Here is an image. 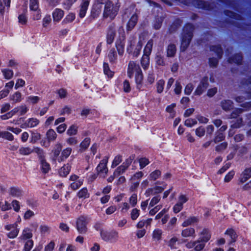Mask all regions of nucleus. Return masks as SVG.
<instances>
[{
  "label": "nucleus",
  "instance_id": "nucleus-1",
  "mask_svg": "<svg viewBox=\"0 0 251 251\" xmlns=\"http://www.w3.org/2000/svg\"><path fill=\"white\" fill-rule=\"evenodd\" d=\"M194 29V26L191 24H187L184 26L181 37V51H185L189 47L193 36Z\"/></svg>",
  "mask_w": 251,
  "mask_h": 251
},
{
  "label": "nucleus",
  "instance_id": "nucleus-2",
  "mask_svg": "<svg viewBox=\"0 0 251 251\" xmlns=\"http://www.w3.org/2000/svg\"><path fill=\"white\" fill-rule=\"evenodd\" d=\"M119 10V6L115 5L112 1L107 0L104 3V6L102 12V18L103 19H109L113 20Z\"/></svg>",
  "mask_w": 251,
  "mask_h": 251
},
{
  "label": "nucleus",
  "instance_id": "nucleus-3",
  "mask_svg": "<svg viewBox=\"0 0 251 251\" xmlns=\"http://www.w3.org/2000/svg\"><path fill=\"white\" fill-rule=\"evenodd\" d=\"M100 235L103 241L111 243H116L119 239V233L115 230H101Z\"/></svg>",
  "mask_w": 251,
  "mask_h": 251
},
{
  "label": "nucleus",
  "instance_id": "nucleus-4",
  "mask_svg": "<svg viewBox=\"0 0 251 251\" xmlns=\"http://www.w3.org/2000/svg\"><path fill=\"white\" fill-rule=\"evenodd\" d=\"M119 32L120 33L122 32L124 33V29L123 26H120L118 29ZM125 36L124 34L120 37L115 42V47L119 55L122 56L125 51Z\"/></svg>",
  "mask_w": 251,
  "mask_h": 251
},
{
  "label": "nucleus",
  "instance_id": "nucleus-5",
  "mask_svg": "<svg viewBox=\"0 0 251 251\" xmlns=\"http://www.w3.org/2000/svg\"><path fill=\"white\" fill-rule=\"evenodd\" d=\"M88 223V217L80 216L76 221V229L80 234H85L87 231V225Z\"/></svg>",
  "mask_w": 251,
  "mask_h": 251
},
{
  "label": "nucleus",
  "instance_id": "nucleus-6",
  "mask_svg": "<svg viewBox=\"0 0 251 251\" xmlns=\"http://www.w3.org/2000/svg\"><path fill=\"white\" fill-rule=\"evenodd\" d=\"M116 34V25L114 23H112L110 24L107 29L106 31V43L108 45H111L113 42L115 36Z\"/></svg>",
  "mask_w": 251,
  "mask_h": 251
},
{
  "label": "nucleus",
  "instance_id": "nucleus-7",
  "mask_svg": "<svg viewBox=\"0 0 251 251\" xmlns=\"http://www.w3.org/2000/svg\"><path fill=\"white\" fill-rule=\"evenodd\" d=\"M141 69L138 64H137L134 61H129L128 65L127 74L129 78H132L134 73L138 74L142 73Z\"/></svg>",
  "mask_w": 251,
  "mask_h": 251
},
{
  "label": "nucleus",
  "instance_id": "nucleus-8",
  "mask_svg": "<svg viewBox=\"0 0 251 251\" xmlns=\"http://www.w3.org/2000/svg\"><path fill=\"white\" fill-rule=\"evenodd\" d=\"M4 229L7 231L11 230L7 234V236L11 239L16 238L19 232V229L18 228V225L16 223L7 225L4 226Z\"/></svg>",
  "mask_w": 251,
  "mask_h": 251
},
{
  "label": "nucleus",
  "instance_id": "nucleus-9",
  "mask_svg": "<svg viewBox=\"0 0 251 251\" xmlns=\"http://www.w3.org/2000/svg\"><path fill=\"white\" fill-rule=\"evenodd\" d=\"M208 86V78L207 77L203 78L201 81L200 84L196 89L194 94L195 95H201L207 89Z\"/></svg>",
  "mask_w": 251,
  "mask_h": 251
},
{
  "label": "nucleus",
  "instance_id": "nucleus-10",
  "mask_svg": "<svg viewBox=\"0 0 251 251\" xmlns=\"http://www.w3.org/2000/svg\"><path fill=\"white\" fill-rule=\"evenodd\" d=\"M167 184L163 183L162 186H155L153 188H150L146 190L145 195L148 197L150 195H154L162 192L166 187Z\"/></svg>",
  "mask_w": 251,
  "mask_h": 251
},
{
  "label": "nucleus",
  "instance_id": "nucleus-11",
  "mask_svg": "<svg viewBox=\"0 0 251 251\" xmlns=\"http://www.w3.org/2000/svg\"><path fill=\"white\" fill-rule=\"evenodd\" d=\"M102 6L93 4L91 9L90 18L94 20L99 17L102 11Z\"/></svg>",
  "mask_w": 251,
  "mask_h": 251
},
{
  "label": "nucleus",
  "instance_id": "nucleus-12",
  "mask_svg": "<svg viewBox=\"0 0 251 251\" xmlns=\"http://www.w3.org/2000/svg\"><path fill=\"white\" fill-rule=\"evenodd\" d=\"M90 0H82L80 5V9L78 14L79 17L80 18H83L85 17L90 4Z\"/></svg>",
  "mask_w": 251,
  "mask_h": 251
},
{
  "label": "nucleus",
  "instance_id": "nucleus-13",
  "mask_svg": "<svg viewBox=\"0 0 251 251\" xmlns=\"http://www.w3.org/2000/svg\"><path fill=\"white\" fill-rule=\"evenodd\" d=\"M143 73H140L138 74H135V80L136 83V88L139 91H143Z\"/></svg>",
  "mask_w": 251,
  "mask_h": 251
},
{
  "label": "nucleus",
  "instance_id": "nucleus-14",
  "mask_svg": "<svg viewBox=\"0 0 251 251\" xmlns=\"http://www.w3.org/2000/svg\"><path fill=\"white\" fill-rule=\"evenodd\" d=\"M108 158L106 157L100 161L99 164L96 168V170L98 174L102 173L106 174L107 173L108 169L106 166Z\"/></svg>",
  "mask_w": 251,
  "mask_h": 251
},
{
  "label": "nucleus",
  "instance_id": "nucleus-15",
  "mask_svg": "<svg viewBox=\"0 0 251 251\" xmlns=\"http://www.w3.org/2000/svg\"><path fill=\"white\" fill-rule=\"evenodd\" d=\"M138 21V16L136 14H133L128 21L126 29L127 31L132 30L137 24Z\"/></svg>",
  "mask_w": 251,
  "mask_h": 251
},
{
  "label": "nucleus",
  "instance_id": "nucleus-16",
  "mask_svg": "<svg viewBox=\"0 0 251 251\" xmlns=\"http://www.w3.org/2000/svg\"><path fill=\"white\" fill-rule=\"evenodd\" d=\"M52 15L53 21L58 22L64 16V12L61 9L56 8L53 11Z\"/></svg>",
  "mask_w": 251,
  "mask_h": 251
},
{
  "label": "nucleus",
  "instance_id": "nucleus-17",
  "mask_svg": "<svg viewBox=\"0 0 251 251\" xmlns=\"http://www.w3.org/2000/svg\"><path fill=\"white\" fill-rule=\"evenodd\" d=\"M181 235L184 238H194L196 236L195 230L192 227L186 228L181 231Z\"/></svg>",
  "mask_w": 251,
  "mask_h": 251
},
{
  "label": "nucleus",
  "instance_id": "nucleus-18",
  "mask_svg": "<svg viewBox=\"0 0 251 251\" xmlns=\"http://www.w3.org/2000/svg\"><path fill=\"white\" fill-rule=\"evenodd\" d=\"M9 195L13 197L19 198L23 195L22 190L17 187H11L8 190Z\"/></svg>",
  "mask_w": 251,
  "mask_h": 251
},
{
  "label": "nucleus",
  "instance_id": "nucleus-19",
  "mask_svg": "<svg viewBox=\"0 0 251 251\" xmlns=\"http://www.w3.org/2000/svg\"><path fill=\"white\" fill-rule=\"evenodd\" d=\"M194 6L198 8H201L205 10H210L211 9L209 4H207L203 1L200 0H195L192 2Z\"/></svg>",
  "mask_w": 251,
  "mask_h": 251
},
{
  "label": "nucleus",
  "instance_id": "nucleus-20",
  "mask_svg": "<svg viewBox=\"0 0 251 251\" xmlns=\"http://www.w3.org/2000/svg\"><path fill=\"white\" fill-rule=\"evenodd\" d=\"M251 177V167L246 168L242 172L241 177L240 178V182L244 183L247 181Z\"/></svg>",
  "mask_w": 251,
  "mask_h": 251
},
{
  "label": "nucleus",
  "instance_id": "nucleus-21",
  "mask_svg": "<svg viewBox=\"0 0 251 251\" xmlns=\"http://www.w3.org/2000/svg\"><path fill=\"white\" fill-rule=\"evenodd\" d=\"M176 49L175 44L171 43L168 45L166 48L167 57H174L176 55Z\"/></svg>",
  "mask_w": 251,
  "mask_h": 251
},
{
  "label": "nucleus",
  "instance_id": "nucleus-22",
  "mask_svg": "<svg viewBox=\"0 0 251 251\" xmlns=\"http://www.w3.org/2000/svg\"><path fill=\"white\" fill-rule=\"evenodd\" d=\"M211 238V234L207 229H203L201 232V236L198 240L200 241H203L204 243L207 242Z\"/></svg>",
  "mask_w": 251,
  "mask_h": 251
},
{
  "label": "nucleus",
  "instance_id": "nucleus-23",
  "mask_svg": "<svg viewBox=\"0 0 251 251\" xmlns=\"http://www.w3.org/2000/svg\"><path fill=\"white\" fill-rule=\"evenodd\" d=\"M72 151L71 148H67L62 151L61 155L57 158V161L59 162L64 161L70 155Z\"/></svg>",
  "mask_w": 251,
  "mask_h": 251
},
{
  "label": "nucleus",
  "instance_id": "nucleus-24",
  "mask_svg": "<svg viewBox=\"0 0 251 251\" xmlns=\"http://www.w3.org/2000/svg\"><path fill=\"white\" fill-rule=\"evenodd\" d=\"M221 106L223 110L227 111L233 108V103L230 100H223L221 102Z\"/></svg>",
  "mask_w": 251,
  "mask_h": 251
},
{
  "label": "nucleus",
  "instance_id": "nucleus-25",
  "mask_svg": "<svg viewBox=\"0 0 251 251\" xmlns=\"http://www.w3.org/2000/svg\"><path fill=\"white\" fill-rule=\"evenodd\" d=\"M243 59V56L241 54L237 53L235 54L234 56L229 57L228 59V61L230 63H235L237 65L241 64L242 63Z\"/></svg>",
  "mask_w": 251,
  "mask_h": 251
},
{
  "label": "nucleus",
  "instance_id": "nucleus-26",
  "mask_svg": "<svg viewBox=\"0 0 251 251\" xmlns=\"http://www.w3.org/2000/svg\"><path fill=\"white\" fill-rule=\"evenodd\" d=\"M153 44V41L152 39H150L147 42L144 49V55H150L151 52L152 46Z\"/></svg>",
  "mask_w": 251,
  "mask_h": 251
},
{
  "label": "nucleus",
  "instance_id": "nucleus-27",
  "mask_svg": "<svg viewBox=\"0 0 251 251\" xmlns=\"http://www.w3.org/2000/svg\"><path fill=\"white\" fill-rule=\"evenodd\" d=\"M150 55L143 54L141 59V64L143 68L146 70L148 69L150 65Z\"/></svg>",
  "mask_w": 251,
  "mask_h": 251
},
{
  "label": "nucleus",
  "instance_id": "nucleus-28",
  "mask_svg": "<svg viewBox=\"0 0 251 251\" xmlns=\"http://www.w3.org/2000/svg\"><path fill=\"white\" fill-rule=\"evenodd\" d=\"M32 236L33 235L31 230L30 228L26 227L23 230L21 238L22 240H30V239L32 238Z\"/></svg>",
  "mask_w": 251,
  "mask_h": 251
},
{
  "label": "nucleus",
  "instance_id": "nucleus-29",
  "mask_svg": "<svg viewBox=\"0 0 251 251\" xmlns=\"http://www.w3.org/2000/svg\"><path fill=\"white\" fill-rule=\"evenodd\" d=\"M210 50L214 52L218 58H222L223 52L221 46H212L210 47Z\"/></svg>",
  "mask_w": 251,
  "mask_h": 251
},
{
  "label": "nucleus",
  "instance_id": "nucleus-30",
  "mask_svg": "<svg viewBox=\"0 0 251 251\" xmlns=\"http://www.w3.org/2000/svg\"><path fill=\"white\" fill-rule=\"evenodd\" d=\"M70 170L71 167L68 164H67L60 168L59 171V174L60 176L65 177L69 174Z\"/></svg>",
  "mask_w": 251,
  "mask_h": 251
},
{
  "label": "nucleus",
  "instance_id": "nucleus-31",
  "mask_svg": "<svg viewBox=\"0 0 251 251\" xmlns=\"http://www.w3.org/2000/svg\"><path fill=\"white\" fill-rule=\"evenodd\" d=\"M46 137L49 142H52L55 140L57 134L53 129H50L46 133Z\"/></svg>",
  "mask_w": 251,
  "mask_h": 251
},
{
  "label": "nucleus",
  "instance_id": "nucleus-32",
  "mask_svg": "<svg viewBox=\"0 0 251 251\" xmlns=\"http://www.w3.org/2000/svg\"><path fill=\"white\" fill-rule=\"evenodd\" d=\"M10 100L13 103L19 102L22 100V94L19 92H16L13 95L10 96Z\"/></svg>",
  "mask_w": 251,
  "mask_h": 251
},
{
  "label": "nucleus",
  "instance_id": "nucleus-33",
  "mask_svg": "<svg viewBox=\"0 0 251 251\" xmlns=\"http://www.w3.org/2000/svg\"><path fill=\"white\" fill-rule=\"evenodd\" d=\"M199 219L198 217L195 216L191 217L182 224V226L183 227H186L194 223H197Z\"/></svg>",
  "mask_w": 251,
  "mask_h": 251
},
{
  "label": "nucleus",
  "instance_id": "nucleus-34",
  "mask_svg": "<svg viewBox=\"0 0 251 251\" xmlns=\"http://www.w3.org/2000/svg\"><path fill=\"white\" fill-rule=\"evenodd\" d=\"M225 234L229 235L231 238L230 244H232V243H234L236 241L237 235L236 233V232L233 229H227L226 230Z\"/></svg>",
  "mask_w": 251,
  "mask_h": 251
},
{
  "label": "nucleus",
  "instance_id": "nucleus-35",
  "mask_svg": "<svg viewBox=\"0 0 251 251\" xmlns=\"http://www.w3.org/2000/svg\"><path fill=\"white\" fill-rule=\"evenodd\" d=\"M108 57L109 58V62L111 63H114L116 62L117 59V53L114 48L111 49L109 52L108 54Z\"/></svg>",
  "mask_w": 251,
  "mask_h": 251
},
{
  "label": "nucleus",
  "instance_id": "nucleus-36",
  "mask_svg": "<svg viewBox=\"0 0 251 251\" xmlns=\"http://www.w3.org/2000/svg\"><path fill=\"white\" fill-rule=\"evenodd\" d=\"M77 196L79 199H85L86 198H89V194L88 192V190H87V188L84 187L82 189H81V190H80L77 194Z\"/></svg>",
  "mask_w": 251,
  "mask_h": 251
},
{
  "label": "nucleus",
  "instance_id": "nucleus-37",
  "mask_svg": "<svg viewBox=\"0 0 251 251\" xmlns=\"http://www.w3.org/2000/svg\"><path fill=\"white\" fill-rule=\"evenodd\" d=\"M90 144V138H85L80 144V151L81 152L84 151L89 146Z\"/></svg>",
  "mask_w": 251,
  "mask_h": 251
},
{
  "label": "nucleus",
  "instance_id": "nucleus-38",
  "mask_svg": "<svg viewBox=\"0 0 251 251\" xmlns=\"http://www.w3.org/2000/svg\"><path fill=\"white\" fill-rule=\"evenodd\" d=\"M40 161L42 172L44 173V174L48 173L49 170L50 169V164L48 162H47V161L44 158L42 159V160H41Z\"/></svg>",
  "mask_w": 251,
  "mask_h": 251
},
{
  "label": "nucleus",
  "instance_id": "nucleus-39",
  "mask_svg": "<svg viewBox=\"0 0 251 251\" xmlns=\"http://www.w3.org/2000/svg\"><path fill=\"white\" fill-rule=\"evenodd\" d=\"M215 136L213 139V141L215 143H217L218 142H221L223 141L225 138V136L224 134L222 132H220V131H217L215 134Z\"/></svg>",
  "mask_w": 251,
  "mask_h": 251
},
{
  "label": "nucleus",
  "instance_id": "nucleus-40",
  "mask_svg": "<svg viewBox=\"0 0 251 251\" xmlns=\"http://www.w3.org/2000/svg\"><path fill=\"white\" fill-rule=\"evenodd\" d=\"M103 67L104 74L107 75L108 77H112L114 75V72L110 70L108 64L107 63L104 62Z\"/></svg>",
  "mask_w": 251,
  "mask_h": 251
},
{
  "label": "nucleus",
  "instance_id": "nucleus-41",
  "mask_svg": "<svg viewBox=\"0 0 251 251\" xmlns=\"http://www.w3.org/2000/svg\"><path fill=\"white\" fill-rule=\"evenodd\" d=\"M34 151V150L29 147H21L19 150V153L23 155H28Z\"/></svg>",
  "mask_w": 251,
  "mask_h": 251
},
{
  "label": "nucleus",
  "instance_id": "nucleus-42",
  "mask_svg": "<svg viewBox=\"0 0 251 251\" xmlns=\"http://www.w3.org/2000/svg\"><path fill=\"white\" fill-rule=\"evenodd\" d=\"M77 0H64L62 4L64 9L69 10Z\"/></svg>",
  "mask_w": 251,
  "mask_h": 251
},
{
  "label": "nucleus",
  "instance_id": "nucleus-43",
  "mask_svg": "<svg viewBox=\"0 0 251 251\" xmlns=\"http://www.w3.org/2000/svg\"><path fill=\"white\" fill-rule=\"evenodd\" d=\"M75 14L70 13L67 15L62 22V24L65 25L72 22L75 19Z\"/></svg>",
  "mask_w": 251,
  "mask_h": 251
},
{
  "label": "nucleus",
  "instance_id": "nucleus-44",
  "mask_svg": "<svg viewBox=\"0 0 251 251\" xmlns=\"http://www.w3.org/2000/svg\"><path fill=\"white\" fill-rule=\"evenodd\" d=\"M0 138H2L9 141H13L14 140L13 135L8 131L0 132Z\"/></svg>",
  "mask_w": 251,
  "mask_h": 251
},
{
  "label": "nucleus",
  "instance_id": "nucleus-45",
  "mask_svg": "<svg viewBox=\"0 0 251 251\" xmlns=\"http://www.w3.org/2000/svg\"><path fill=\"white\" fill-rule=\"evenodd\" d=\"M1 72L4 77L6 79H11L13 76V72L9 69H4L1 70Z\"/></svg>",
  "mask_w": 251,
  "mask_h": 251
},
{
  "label": "nucleus",
  "instance_id": "nucleus-46",
  "mask_svg": "<svg viewBox=\"0 0 251 251\" xmlns=\"http://www.w3.org/2000/svg\"><path fill=\"white\" fill-rule=\"evenodd\" d=\"M40 100V98L38 96H30L26 98V102L29 103L35 104Z\"/></svg>",
  "mask_w": 251,
  "mask_h": 251
},
{
  "label": "nucleus",
  "instance_id": "nucleus-47",
  "mask_svg": "<svg viewBox=\"0 0 251 251\" xmlns=\"http://www.w3.org/2000/svg\"><path fill=\"white\" fill-rule=\"evenodd\" d=\"M28 127L32 128L36 126L39 125L40 121L36 118H31L27 120Z\"/></svg>",
  "mask_w": 251,
  "mask_h": 251
},
{
  "label": "nucleus",
  "instance_id": "nucleus-48",
  "mask_svg": "<svg viewBox=\"0 0 251 251\" xmlns=\"http://www.w3.org/2000/svg\"><path fill=\"white\" fill-rule=\"evenodd\" d=\"M165 81L161 79L159 80L156 83V91L159 94L161 93L164 90Z\"/></svg>",
  "mask_w": 251,
  "mask_h": 251
},
{
  "label": "nucleus",
  "instance_id": "nucleus-49",
  "mask_svg": "<svg viewBox=\"0 0 251 251\" xmlns=\"http://www.w3.org/2000/svg\"><path fill=\"white\" fill-rule=\"evenodd\" d=\"M155 61L156 64L159 66H163L165 65L164 58L161 54H157L155 56Z\"/></svg>",
  "mask_w": 251,
  "mask_h": 251
},
{
  "label": "nucleus",
  "instance_id": "nucleus-50",
  "mask_svg": "<svg viewBox=\"0 0 251 251\" xmlns=\"http://www.w3.org/2000/svg\"><path fill=\"white\" fill-rule=\"evenodd\" d=\"M142 48V43L141 41H139L136 45L134 50L132 52V54L135 57H138L139 55Z\"/></svg>",
  "mask_w": 251,
  "mask_h": 251
},
{
  "label": "nucleus",
  "instance_id": "nucleus-51",
  "mask_svg": "<svg viewBox=\"0 0 251 251\" xmlns=\"http://www.w3.org/2000/svg\"><path fill=\"white\" fill-rule=\"evenodd\" d=\"M62 150V145L61 144H57L53 150H52V152L53 153L54 157L56 158L57 157H59L58 156Z\"/></svg>",
  "mask_w": 251,
  "mask_h": 251
},
{
  "label": "nucleus",
  "instance_id": "nucleus-52",
  "mask_svg": "<svg viewBox=\"0 0 251 251\" xmlns=\"http://www.w3.org/2000/svg\"><path fill=\"white\" fill-rule=\"evenodd\" d=\"M29 8L30 10L36 11L39 10L38 0H30Z\"/></svg>",
  "mask_w": 251,
  "mask_h": 251
},
{
  "label": "nucleus",
  "instance_id": "nucleus-53",
  "mask_svg": "<svg viewBox=\"0 0 251 251\" xmlns=\"http://www.w3.org/2000/svg\"><path fill=\"white\" fill-rule=\"evenodd\" d=\"M77 127L75 125H72L70 126L68 129L67 130L66 133L69 136L75 135L77 134Z\"/></svg>",
  "mask_w": 251,
  "mask_h": 251
},
{
  "label": "nucleus",
  "instance_id": "nucleus-54",
  "mask_svg": "<svg viewBox=\"0 0 251 251\" xmlns=\"http://www.w3.org/2000/svg\"><path fill=\"white\" fill-rule=\"evenodd\" d=\"M244 110L241 108H236L232 111L230 115L229 118L230 119H235L237 118L239 115L241 114Z\"/></svg>",
  "mask_w": 251,
  "mask_h": 251
},
{
  "label": "nucleus",
  "instance_id": "nucleus-55",
  "mask_svg": "<svg viewBox=\"0 0 251 251\" xmlns=\"http://www.w3.org/2000/svg\"><path fill=\"white\" fill-rule=\"evenodd\" d=\"M135 38L133 37H130L128 41V45L126 48V51L128 53L132 52V46L135 43Z\"/></svg>",
  "mask_w": 251,
  "mask_h": 251
},
{
  "label": "nucleus",
  "instance_id": "nucleus-56",
  "mask_svg": "<svg viewBox=\"0 0 251 251\" xmlns=\"http://www.w3.org/2000/svg\"><path fill=\"white\" fill-rule=\"evenodd\" d=\"M163 21V18L162 17L156 18L153 24V28L156 30L159 29L162 25Z\"/></svg>",
  "mask_w": 251,
  "mask_h": 251
},
{
  "label": "nucleus",
  "instance_id": "nucleus-57",
  "mask_svg": "<svg viewBox=\"0 0 251 251\" xmlns=\"http://www.w3.org/2000/svg\"><path fill=\"white\" fill-rule=\"evenodd\" d=\"M10 0H0V12L3 13L4 10L5 6H10Z\"/></svg>",
  "mask_w": 251,
  "mask_h": 251
},
{
  "label": "nucleus",
  "instance_id": "nucleus-58",
  "mask_svg": "<svg viewBox=\"0 0 251 251\" xmlns=\"http://www.w3.org/2000/svg\"><path fill=\"white\" fill-rule=\"evenodd\" d=\"M177 241L178 239L177 237H173L168 241V246L171 249H176L177 248L176 247V243L177 242Z\"/></svg>",
  "mask_w": 251,
  "mask_h": 251
},
{
  "label": "nucleus",
  "instance_id": "nucleus-59",
  "mask_svg": "<svg viewBox=\"0 0 251 251\" xmlns=\"http://www.w3.org/2000/svg\"><path fill=\"white\" fill-rule=\"evenodd\" d=\"M41 134L39 133H32L30 142L34 144L41 139Z\"/></svg>",
  "mask_w": 251,
  "mask_h": 251
},
{
  "label": "nucleus",
  "instance_id": "nucleus-60",
  "mask_svg": "<svg viewBox=\"0 0 251 251\" xmlns=\"http://www.w3.org/2000/svg\"><path fill=\"white\" fill-rule=\"evenodd\" d=\"M140 169H142L150 163L149 159L146 157H142L139 159Z\"/></svg>",
  "mask_w": 251,
  "mask_h": 251
},
{
  "label": "nucleus",
  "instance_id": "nucleus-61",
  "mask_svg": "<svg viewBox=\"0 0 251 251\" xmlns=\"http://www.w3.org/2000/svg\"><path fill=\"white\" fill-rule=\"evenodd\" d=\"M243 126V119L239 118L237 119L236 121L234 122L230 126L232 128H238Z\"/></svg>",
  "mask_w": 251,
  "mask_h": 251
},
{
  "label": "nucleus",
  "instance_id": "nucleus-62",
  "mask_svg": "<svg viewBox=\"0 0 251 251\" xmlns=\"http://www.w3.org/2000/svg\"><path fill=\"white\" fill-rule=\"evenodd\" d=\"M195 132L197 136H198L199 137H201L203 136L205 134V129L203 126H200L197 128H196Z\"/></svg>",
  "mask_w": 251,
  "mask_h": 251
},
{
  "label": "nucleus",
  "instance_id": "nucleus-63",
  "mask_svg": "<svg viewBox=\"0 0 251 251\" xmlns=\"http://www.w3.org/2000/svg\"><path fill=\"white\" fill-rule=\"evenodd\" d=\"M140 215V210L137 208H133L130 213V217L132 220H136Z\"/></svg>",
  "mask_w": 251,
  "mask_h": 251
},
{
  "label": "nucleus",
  "instance_id": "nucleus-64",
  "mask_svg": "<svg viewBox=\"0 0 251 251\" xmlns=\"http://www.w3.org/2000/svg\"><path fill=\"white\" fill-rule=\"evenodd\" d=\"M33 246V241L32 240H27L25 244L24 251H30Z\"/></svg>",
  "mask_w": 251,
  "mask_h": 251
}]
</instances>
